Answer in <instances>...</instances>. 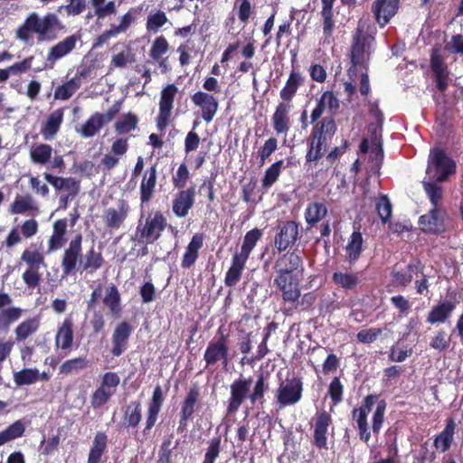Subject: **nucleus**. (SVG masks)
I'll use <instances>...</instances> for the list:
<instances>
[{
    "instance_id": "nucleus-1",
    "label": "nucleus",
    "mask_w": 463,
    "mask_h": 463,
    "mask_svg": "<svg viewBox=\"0 0 463 463\" xmlns=\"http://www.w3.org/2000/svg\"><path fill=\"white\" fill-rule=\"evenodd\" d=\"M250 385L251 378L243 376H240L231 383L230 397L226 404L227 416L236 414L247 399L252 405L257 402L261 405L264 403V396L269 389V385L266 383L263 373L258 376L251 392H250Z\"/></svg>"
},
{
    "instance_id": "nucleus-2",
    "label": "nucleus",
    "mask_w": 463,
    "mask_h": 463,
    "mask_svg": "<svg viewBox=\"0 0 463 463\" xmlns=\"http://www.w3.org/2000/svg\"><path fill=\"white\" fill-rule=\"evenodd\" d=\"M56 28H61V21L54 14H47L40 18L36 13H31L18 27L16 36L18 39L28 42L33 33H37L40 40L56 38Z\"/></svg>"
},
{
    "instance_id": "nucleus-3",
    "label": "nucleus",
    "mask_w": 463,
    "mask_h": 463,
    "mask_svg": "<svg viewBox=\"0 0 463 463\" xmlns=\"http://www.w3.org/2000/svg\"><path fill=\"white\" fill-rule=\"evenodd\" d=\"M166 227L167 219L164 213L159 210L151 211L145 217L142 215L139 218L136 236L146 244H153L161 238Z\"/></svg>"
},
{
    "instance_id": "nucleus-4",
    "label": "nucleus",
    "mask_w": 463,
    "mask_h": 463,
    "mask_svg": "<svg viewBox=\"0 0 463 463\" xmlns=\"http://www.w3.org/2000/svg\"><path fill=\"white\" fill-rule=\"evenodd\" d=\"M457 172V164L443 148L430 149L426 174L430 179L445 183Z\"/></svg>"
},
{
    "instance_id": "nucleus-5",
    "label": "nucleus",
    "mask_w": 463,
    "mask_h": 463,
    "mask_svg": "<svg viewBox=\"0 0 463 463\" xmlns=\"http://www.w3.org/2000/svg\"><path fill=\"white\" fill-rule=\"evenodd\" d=\"M21 261L27 265V269L22 274L23 281L27 288H35L42 280L40 269L46 267L44 254L41 247H37L36 244H31L28 249L23 251Z\"/></svg>"
},
{
    "instance_id": "nucleus-6",
    "label": "nucleus",
    "mask_w": 463,
    "mask_h": 463,
    "mask_svg": "<svg viewBox=\"0 0 463 463\" xmlns=\"http://www.w3.org/2000/svg\"><path fill=\"white\" fill-rule=\"evenodd\" d=\"M83 236L77 233L69 242L61 260V267L63 276H71L81 269L83 259Z\"/></svg>"
},
{
    "instance_id": "nucleus-7",
    "label": "nucleus",
    "mask_w": 463,
    "mask_h": 463,
    "mask_svg": "<svg viewBox=\"0 0 463 463\" xmlns=\"http://www.w3.org/2000/svg\"><path fill=\"white\" fill-rule=\"evenodd\" d=\"M303 381L294 376L282 381L276 392V400L280 408L297 404L302 398Z\"/></svg>"
},
{
    "instance_id": "nucleus-8",
    "label": "nucleus",
    "mask_w": 463,
    "mask_h": 463,
    "mask_svg": "<svg viewBox=\"0 0 463 463\" xmlns=\"http://www.w3.org/2000/svg\"><path fill=\"white\" fill-rule=\"evenodd\" d=\"M178 92L177 87L174 83L167 84L160 93L159 111L156 118V128L163 132L171 122L174 102Z\"/></svg>"
},
{
    "instance_id": "nucleus-9",
    "label": "nucleus",
    "mask_w": 463,
    "mask_h": 463,
    "mask_svg": "<svg viewBox=\"0 0 463 463\" xmlns=\"http://www.w3.org/2000/svg\"><path fill=\"white\" fill-rule=\"evenodd\" d=\"M430 68L434 77L436 89L439 92L444 93L449 85L450 72L440 52V49L437 46H434L430 50Z\"/></svg>"
},
{
    "instance_id": "nucleus-10",
    "label": "nucleus",
    "mask_w": 463,
    "mask_h": 463,
    "mask_svg": "<svg viewBox=\"0 0 463 463\" xmlns=\"http://www.w3.org/2000/svg\"><path fill=\"white\" fill-rule=\"evenodd\" d=\"M206 368L221 362L224 368L229 364L228 335L221 334L218 339L211 340L203 354Z\"/></svg>"
},
{
    "instance_id": "nucleus-11",
    "label": "nucleus",
    "mask_w": 463,
    "mask_h": 463,
    "mask_svg": "<svg viewBox=\"0 0 463 463\" xmlns=\"http://www.w3.org/2000/svg\"><path fill=\"white\" fill-rule=\"evenodd\" d=\"M299 238V223L295 221H283L277 226L274 246L281 253L292 248Z\"/></svg>"
},
{
    "instance_id": "nucleus-12",
    "label": "nucleus",
    "mask_w": 463,
    "mask_h": 463,
    "mask_svg": "<svg viewBox=\"0 0 463 463\" xmlns=\"http://www.w3.org/2000/svg\"><path fill=\"white\" fill-rule=\"evenodd\" d=\"M120 383V378L115 372H107L102 375L100 385L91 394L90 402L94 408L106 404L115 393Z\"/></svg>"
},
{
    "instance_id": "nucleus-13",
    "label": "nucleus",
    "mask_w": 463,
    "mask_h": 463,
    "mask_svg": "<svg viewBox=\"0 0 463 463\" xmlns=\"http://www.w3.org/2000/svg\"><path fill=\"white\" fill-rule=\"evenodd\" d=\"M447 212L440 207H432L427 213L420 216L418 224L426 234L439 235L446 232Z\"/></svg>"
},
{
    "instance_id": "nucleus-14",
    "label": "nucleus",
    "mask_w": 463,
    "mask_h": 463,
    "mask_svg": "<svg viewBox=\"0 0 463 463\" xmlns=\"http://www.w3.org/2000/svg\"><path fill=\"white\" fill-rule=\"evenodd\" d=\"M12 303L11 295L0 291V334L8 333L11 326L24 315V309L20 307L12 306Z\"/></svg>"
},
{
    "instance_id": "nucleus-15",
    "label": "nucleus",
    "mask_w": 463,
    "mask_h": 463,
    "mask_svg": "<svg viewBox=\"0 0 463 463\" xmlns=\"http://www.w3.org/2000/svg\"><path fill=\"white\" fill-rule=\"evenodd\" d=\"M378 394H368L364 398L361 406L355 408L362 412L369 414L373 406L376 403V408L372 417V431L376 436L379 435L384 422V414L386 411V402L384 400L378 401Z\"/></svg>"
},
{
    "instance_id": "nucleus-16",
    "label": "nucleus",
    "mask_w": 463,
    "mask_h": 463,
    "mask_svg": "<svg viewBox=\"0 0 463 463\" xmlns=\"http://www.w3.org/2000/svg\"><path fill=\"white\" fill-rule=\"evenodd\" d=\"M300 277L299 275L275 276L273 283L281 292L284 302L295 304L298 301L301 296Z\"/></svg>"
},
{
    "instance_id": "nucleus-17",
    "label": "nucleus",
    "mask_w": 463,
    "mask_h": 463,
    "mask_svg": "<svg viewBox=\"0 0 463 463\" xmlns=\"http://www.w3.org/2000/svg\"><path fill=\"white\" fill-rule=\"evenodd\" d=\"M276 275H299L304 272L303 260L296 251H287L279 256L274 263Z\"/></svg>"
},
{
    "instance_id": "nucleus-18",
    "label": "nucleus",
    "mask_w": 463,
    "mask_h": 463,
    "mask_svg": "<svg viewBox=\"0 0 463 463\" xmlns=\"http://www.w3.org/2000/svg\"><path fill=\"white\" fill-rule=\"evenodd\" d=\"M369 46V36L364 33L363 28L358 27L353 37L351 45L352 67L348 69V75L356 74V66L363 65L365 60L366 47Z\"/></svg>"
},
{
    "instance_id": "nucleus-19",
    "label": "nucleus",
    "mask_w": 463,
    "mask_h": 463,
    "mask_svg": "<svg viewBox=\"0 0 463 463\" xmlns=\"http://www.w3.org/2000/svg\"><path fill=\"white\" fill-rule=\"evenodd\" d=\"M313 420L314 432L312 443L319 450H327V434L328 428L333 421L332 417L326 411H321L316 413Z\"/></svg>"
},
{
    "instance_id": "nucleus-20",
    "label": "nucleus",
    "mask_w": 463,
    "mask_h": 463,
    "mask_svg": "<svg viewBox=\"0 0 463 463\" xmlns=\"http://www.w3.org/2000/svg\"><path fill=\"white\" fill-rule=\"evenodd\" d=\"M165 402V394L160 385L154 388L152 398L147 405L145 428L142 431L144 437L150 434L151 430L156 425L159 412Z\"/></svg>"
},
{
    "instance_id": "nucleus-21",
    "label": "nucleus",
    "mask_w": 463,
    "mask_h": 463,
    "mask_svg": "<svg viewBox=\"0 0 463 463\" xmlns=\"http://www.w3.org/2000/svg\"><path fill=\"white\" fill-rule=\"evenodd\" d=\"M191 100L194 106L200 108L202 118L210 123L218 111V99L213 95L200 90L191 96Z\"/></svg>"
},
{
    "instance_id": "nucleus-22",
    "label": "nucleus",
    "mask_w": 463,
    "mask_h": 463,
    "mask_svg": "<svg viewBox=\"0 0 463 463\" xmlns=\"http://www.w3.org/2000/svg\"><path fill=\"white\" fill-rule=\"evenodd\" d=\"M400 0H374L372 5V13L380 27H384L397 14Z\"/></svg>"
},
{
    "instance_id": "nucleus-23",
    "label": "nucleus",
    "mask_w": 463,
    "mask_h": 463,
    "mask_svg": "<svg viewBox=\"0 0 463 463\" xmlns=\"http://www.w3.org/2000/svg\"><path fill=\"white\" fill-rule=\"evenodd\" d=\"M157 183V165L154 164L146 169L142 175V180L139 187L140 204L146 205L154 198L156 186Z\"/></svg>"
},
{
    "instance_id": "nucleus-24",
    "label": "nucleus",
    "mask_w": 463,
    "mask_h": 463,
    "mask_svg": "<svg viewBox=\"0 0 463 463\" xmlns=\"http://www.w3.org/2000/svg\"><path fill=\"white\" fill-rule=\"evenodd\" d=\"M132 331V326L127 321H122L116 326L111 337L112 347L110 352L113 356L118 357L128 349Z\"/></svg>"
},
{
    "instance_id": "nucleus-25",
    "label": "nucleus",
    "mask_w": 463,
    "mask_h": 463,
    "mask_svg": "<svg viewBox=\"0 0 463 463\" xmlns=\"http://www.w3.org/2000/svg\"><path fill=\"white\" fill-rule=\"evenodd\" d=\"M195 188L191 186L185 190H180L172 201V210L178 218L185 217L194 203Z\"/></svg>"
},
{
    "instance_id": "nucleus-26",
    "label": "nucleus",
    "mask_w": 463,
    "mask_h": 463,
    "mask_svg": "<svg viewBox=\"0 0 463 463\" xmlns=\"http://www.w3.org/2000/svg\"><path fill=\"white\" fill-rule=\"evenodd\" d=\"M128 150V139L127 137H119L113 141L110 152L104 155L101 159V165L104 170L110 171L115 168L120 158L127 154Z\"/></svg>"
},
{
    "instance_id": "nucleus-27",
    "label": "nucleus",
    "mask_w": 463,
    "mask_h": 463,
    "mask_svg": "<svg viewBox=\"0 0 463 463\" xmlns=\"http://www.w3.org/2000/svg\"><path fill=\"white\" fill-rule=\"evenodd\" d=\"M129 213V205L127 201L120 199L118 207H109L105 210L103 221L109 229H118L124 223Z\"/></svg>"
},
{
    "instance_id": "nucleus-28",
    "label": "nucleus",
    "mask_w": 463,
    "mask_h": 463,
    "mask_svg": "<svg viewBox=\"0 0 463 463\" xmlns=\"http://www.w3.org/2000/svg\"><path fill=\"white\" fill-rule=\"evenodd\" d=\"M423 269L422 262L419 259H415L406 266L405 269L398 270L397 265H395L392 270V277L397 285L405 288L412 281L413 274L422 273Z\"/></svg>"
},
{
    "instance_id": "nucleus-29",
    "label": "nucleus",
    "mask_w": 463,
    "mask_h": 463,
    "mask_svg": "<svg viewBox=\"0 0 463 463\" xmlns=\"http://www.w3.org/2000/svg\"><path fill=\"white\" fill-rule=\"evenodd\" d=\"M315 123L309 137L328 144L337 129L334 118L325 117Z\"/></svg>"
},
{
    "instance_id": "nucleus-30",
    "label": "nucleus",
    "mask_w": 463,
    "mask_h": 463,
    "mask_svg": "<svg viewBox=\"0 0 463 463\" xmlns=\"http://www.w3.org/2000/svg\"><path fill=\"white\" fill-rule=\"evenodd\" d=\"M87 75L88 71L86 69L78 71L74 77L55 89L54 99L60 100L69 99L80 89L81 79L86 78Z\"/></svg>"
},
{
    "instance_id": "nucleus-31",
    "label": "nucleus",
    "mask_w": 463,
    "mask_h": 463,
    "mask_svg": "<svg viewBox=\"0 0 463 463\" xmlns=\"http://www.w3.org/2000/svg\"><path fill=\"white\" fill-rule=\"evenodd\" d=\"M291 106L279 102L271 117L274 131L277 135L287 134L290 128L289 111Z\"/></svg>"
},
{
    "instance_id": "nucleus-32",
    "label": "nucleus",
    "mask_w": 463,
    "mask_h": 463,
    "mask_svg": "<svg viewBox=\"0 0 463 463\" xmlns=\"http://www.w3.org/2000/svg\"><path fill=\"white\" fill-rule=\"evenodd\" d=\"M455 308V302L449 300L439 302L432 307L427 316L426 321L431 325L445 323L451 317Z\"/></svg>"
},
{
    "instance_id": "nucleus-33",
    "label": "nucleus",
    "mask_w": 463,
    "mask_h": 463,
    "mask_svg": "<svg viewBox=\"0 0 463 463\" xmlns=\"http://www.w3.org/2000/svg\"><path fill=\"white\" fill-rule=\"evenodd\" d=\"M74 323L71 317H66L58 326L55 335V346L61 350H70L73 344Z\"/></svg>"
},
{
    "instance_id": "nucleus-34",
    "label": "nucleus",
    "mask_w": 463,
    "mask_h": 463,
    "mask_svg": "<svg viewBox=\"0 0 463 463\" xmlns=\"http://www.w3.org/2000/svg\"><path fill=\"white\" fill-rule=\"evenodd\" d=\"M67 219H58L52 224V234L48 240V252L61 250L66 242Z\"/></svg>"
},
{
    "instance_id": "nucleus-35",
    "label": "nucleus",
    "mask_w": 463,
    "mask_h": 463,
    "mask_svg": "<svg viewBox=\"0 0 463 463\" xmlns=\"http://www.w3.org/2000/svg\"><path fill=\"white\" fill-rule=\"evenodd\" d=\"M203 233H195L192 237L183 255L181 266L184 269H190L194 265L199 257V250L203 245Z\"/></svg>"
},
{
    "instance_id": "nucleus-36",
    "label": "nucleus",
    "mask_w": 463,
    "mask_h": 463,
    "mask_svg": "<svg viewBox=\"0 0 463 463\" xmlns=\"http://www.w3.org/2000/svg\"><path fill=\"white\" fill-rule=\"evenodd\" d=\"M80 37L76 34L70 35L53 45L47 55V61L54 62L68 53H70L76 46Z\"/></svg>"
},
{
    "instance_id": "nucleus-37",
    "label": "nucleus",
    "mask_w": 463,
    "mask_h": 463,
    "mask_svg": "<svg viewBox=\"0 0 463 463\" xmlns=\"http://www.w3.org/2000/svg\"><path fill=\"white\" fill-rule=\"evenodd\" d=\"M304 84V77L299 71H291L285 86L279 91L282 102L289 104L298 90Z\"/></svg>"
},
{
    "instance_id": "nucleus-38",
    "label": "nucleus",
    "mask_w": 463,
    "mask_h": 463,
    "mask_svg": "<svg viewBox=\"0 0 463 463\" xmlns=\"http://www.w3.org/2000/svg\"><path fill=\"white\" fill-rule=\"evenodd\" d=\"M456 423L453 418L446 420V425L443 430L438 434L433 441V445L437 449L446 452L451 447L454 439Z\"/></svg>"
},
{
    "instance_id": "nucleus-39",
    "label": "nucleus",
    "mask_w": 463,
    "mask_h": 463,
    "mask_svg": "<svg viewBox=\"0 0 463 463\" xmlns=\"http://www.w3.org/2000/svg\"><path fill=\"white\" fill-rule=\"evenodd\" d=\"M108 449V436L104 431H98L93 439L87 463H101L102 456Z\"/></svg>"
},
{
    "instance_id": "nucleus-40",
    "label": "nucleus",
    "mask_w": 463,
    "mask_h": 463,
    "mask_svg": "<svg viewBox=\"0 0 463 463\" xmlns=\"http://www.w3.org/2000/svg\"><path fill=\"white\" fill-rule=\"evenodd\" d=\"M363 235L359 231H354L345 246V260L350 264H354L363 252Z\"/></svg>"
},
{
    "instance_id": "nucleus-41",
    "label": "nucleus",
    "mask_w": 463,
    "mask_h": 463,
    "mask_svg": "<svg viewBox=\"0 0 463 463\" xmlns=\"http://www.w3.org/2000/svg\"><path fill=\"white\" fill-rule=\"evenodd\" d=\"M63 110L61 109H55L47 118L45 123L42 126L41 134L45 140H51L60 130L63 121Z\"/></svg>"
},
{
    "instance_id": "nucleus-42",
    "label": "nucleus",
    "mask_w": 463,
    "mask_h": 463,
    "mask_svg": "<svg viewBox=\"0 0 463 463\" xmlns=\"http://www.w3.org/2000/svg\"><path fill=\"white\" fill-rule=\"evenodd\" d=\"M335 0H321L322 9L320 12L323 23V34L325 40L330 39L333 36L335 23L334 20L333 6Z\"/></svg>"
},
{
    "instance_id": "nucleus-43",
    "label": "nucleus",
    "mask_w": 463,
    "mask_h": 463,
    "mask_svg": "<svg viewBox=\"0 0 463 463\" xmlns=\"http://www.w3.org/2000/svg\"><path fill=\"white\" fill-rule=\"evenodd\" d=\"M105 264V259L101 251L96 250L94 247H90L85 255H83L80 271H86L92 274L100 269Z\"/></svg>"
},
{
    "instance_id": "nucleus-44",
    "label": "nucleus",
    "mask_w": 463,
    "mask_h": 463,
    "mask_svg": "<svg viewBox=\"0 0 463 463\" xmlns=\"http://www.w3.org/2000/svg\"><path fill=\"white\" fill-rule=\"evenodd\" d=\"M247 260L237 254L232 256V265L224 278V283L227 287H234L240 281Z\"/></svg>"
},
{
    "instance_id": "nucleus-45",
    "label": "nucleus",
    "mask_w": 463,
    "mask_h": 463,
    "mask_svg": "<svg viewBox=\"0 0 463 463\" xmlns=\"http://www.w3.org/2000/svg\"><path fill=\"white\" fill-rule=\"evenodd\" d=\"M200 397L199 387L196 385L190 387L184 399L181 402L180 413L193 418L194 413L199 408Z\"/></svg>"
},
{
    "instance_id": "nucleus-46",
    "label": "nucleus",
    "mask_w": 463,
    "mask_h": 463,
    "mask_svg": "<svg viewBox=\"0 0 463 463\" xmlns=\"http://www.w3.org/2000/svg\"><path fill=\"white\" fill-rule=\"evenodd\" d=\"M40 327V318L38 317H29L21 322L14 328L16 343L24 342L28 337L36 333Z\"/></svg>"
},
{
    "instance_id": "nucleus-47",
    "label": "nucleus",
    "mask_w": 463,
    "mask_h": 463,
    "mask_svg": "<svg viewBox=\"0 0 463 463\" xmlns=\"http://www.w3.org/2000/svg\"><path fill=\"white\" fill-rule=\"evenodd\" d=\"M103 303L113 317H118L120 316L122 312L121 297L116 285L111 284L107 288Z\"/></svg>"
},
{
    "instance_id": "nucleus-48",
    "label": "nucleus",
    "mask_w": 463,
    "mask_h": 463,
    "mask_svg": "<svg viewBox=\"0 0 463 463\" xmlns=\"http://www.w3.org/2000/svg\"><path fill=\"white\" fill-rule=\"evenodd\" d=\"M9 212L12 214H24L28 212L38 213L39 209L33 196L27 194L24 196L17 195L14 201L10 204Z\"/></svg>"
},
{
    "instance_id": "nucleus-49",
    "label": "nucleus",
    "mask_w": 463,
    "mask_h": 463,
    "mask_svg": "<svg viewBox=\"0 0 463 463\" xmlns=\"http://www.w3.org/2000/svg\"><path fill=\"white\" fill-rule=\"evenodd\" d=\"M327 214V207L323 203L313 202L307 204L305 211L306 222L313 227Z\"/></svg>"
},
{
    "instance_id": "nucleus-50",
    "label": "nucleus",
    "mask_w": 463,
    "mask_h": 463,
    "mask_svg": "<svg viewBox=\"0 0 463 463\" xmlns=\"http://www.w3.org/2000/svg\"><path fill=\"white\" fill-rule=\"evenodd\" d=\"M262 230L258 228L248 231L244 235L241 252L236 254L248 260L257 242L262 238Z\"/></svg>"
},
{
    "instance_id": "nucleus-51",
    "label": "nucleus",
    "mask_w": 463,
    "mask_h": 463,
    "mask_svg": "<svg viewBox=\"0 0 463 463\" xmlns=\"http://www.w3.org/2000/svg\"><path fill=\"white\" fill-rule=\"evenodd\" d=\"M307 151L306 154V163H317L325 155L327 143L307 137Z\"/></svg>"
},
{
    "instance_id": "nucleus-52",
    "label": "nucleus",
    "mask_w": 463,
    "mask_h": 463,
    "mask_svg": "<svg viewBox=\"0 0 463 463\" xmlns=\"http://www.w3.org/2000/svg\"><path fill=\"white\" fill-rule=\"evenodd\" d=\"M332 281L345 290H354L360 282L357 273L343 271L334 272Z\"/></svg>"
},
{
    "instance_id": "nucleus-53",
    "label": "nucleus",
    "mask_w": 463,
    "mask_h": 463,
    "mask_svg": "<svg viewBox=\"0 0 463 463\" xmlns=\"http://www.w3.org/2000/svg\"><path fill=\"white\" fill-rule=\"evenodd\" d=\"M352 419L355 421L359 439L364 442L368 443L371 439V431L369 430V425L367 421L368 414L362 412L356 409H354L351 412Z\"/></svg>"
},
{
    "instance_id": "nucleus-54",
    "label": "nucleus",
    "mask_w": 463,
    "mask_h": 463,
    "mask_svg": "<svg viewBox=\"0 0 463 463\" xmlns=\"http://www.w3.org/2000/svg\"><path fill=\"white\" fill-rule=\"evenodd\" d=\"M123 419L128 427H137L142 419L141 403L137 401L130 402L124 410Z\"/></svg>"
},
{
    "instance_id": "nucleus-55",
    "label": "nucleus",
    "mask_w": 463,
    "mask_h": 463,
    "mask_svg": "<svg viewBox=\"0 0 463 463\" xmlns=\"http://www.w3.org/2000/svg\"><path fill=\"white\" fill-rule=\"evenodd\" d=\"M439 184L440 183L436 182L433 179H430V181L422 182L424 192L427 194L432 207H439V204L443 199V189Z\"/></svg>"
},
{
    "instance_id": "nucleus-56",
    "label": "nucleus",
    "mask_w": 463,
    "mask_h": 463,
    "mask_svg": "<svg viewBox=\"0 0 463 463\" xmlns=\"http://www.w3.org/2000/svg\"><path fill=\"white\" fill-rule=\"evenodd\" d=\"M203 460L202 463H215L222 449V439L221 435L213 437L207 441Z\"/></svg>"
},
{
    "instance_id": "nucleus-57",
    "label": "nucleus",
    "mask_w": 463,
    "mask_h": 463,
    "mask_svg": "<svg viewBox=\"0 0 463 463\" xmlns=\"http://www.w3.org/2000/svg\"><path fill=\"white\" fill-rule=\"evenodd\" d=\"M138 122V117L132 112H128L115 123L114 128L118 135H125L134 131L137 128Z\"/></svg>"
},
{
    "instance_id": "nucleus-58",
    "label": "nucleus",
    "mask_w": 463,
    "mask_h": 463,
    "mask_svg": "<svg viewBox=\"0 0 463 463\" xmlns=\"http://www.w3.org/2000/svg\"><path fill=\"white\" fill-rule=\"evenodd\" d=\"M105 125L99 117V112L92 114L88 120L81 125L79 132L83 137H94Z\"/></svg>"
},
{
    "instance_id": "nucleus-59",
    "label": "nucleus",
    "mask_w": 463,
    "mask_h": 463,
    "mask_svg": "<svg viewBox=\"0 0 463 463\" xmlns=\"http://www.w3.org/2000/svg\"><path fill=\"white\" fill-rule=\"evenodd\" d=\"M25 431L24 423L18 420L9 425L5 430L0 432V446L5 443L18 439L24 435Z\"/></svg>"
},
{
    "instance_id": "nucleus-60",
    "label": "nucleus",
    "mask_w": 463,
    "mask_h": 463,
    "mask_svg": "<svg viewBox=\"0 0 463 463\" xmlns=\"http://www.w3.org/2000/svg\"><path fill=\"white\" fill-rule=\"evenodd\" d=\"M90 3L94 8V15H96L98 19H104L117 13L115 1L111 0L106 3V0H90Z\"/></svg>"
},
{
    "instance_id": "nucleus-61",
    "label": "nucleus",
    "mask_w": 463,
    "mask_h": 463,
    "mask_svg": "<svg viewBox=\"0 0 463 463\" xmlns=\"http://www.w3.org/2000/svg\"><path fill=\"white\" fill-rule=\"evenodd\" d=\"M52 147L48 144H40L30 150L31 160L34 164L45 165L52 157Z\"/></svg>"
},
{
    "instance_id": "nucleus-62",
    "label": "nucleus",
    "mask_w": 463,
    "mask_h": 463,
    "mask_svg": "<svg viewBox=\"0 0 463 463\" xmlns=\"http://www.w3.org/2000/svg\"><path fill=\"white\" fill-rule=\"evenodd\" d=\"M284 167V161L282 159L276 161L269 166L264 173L261 179L263 188H269L272 186L280 175L281 169Z\"/></svg>"
},
{
    "instance_id": "nucleus-63",
    "label": "nucleus",
    "mask_w": 463,
    "mask_h": 463,
    "mask_svg": "<svg viewBox=\"0 0 463 463\" xmlns=\"http://www.w3.org/2000/svg\"><path fill=\"white\" fill-rule=\"evenodd\" d=\"M170 49V44L164 35L157 36L152 43L149 50V57L153 61H159L160 58H164V55L167 53Z\"/></svg>"
},
{
    "instance_id": "nucleus-64",
    "label": "nucleus",
    "mask_w": 463,
    "mask_h": 463,
    "mask_svg": "<svg viewBox=\"0 0 463 463\" xmlns=\"http://www.w3.org/2000/svg\"><path fill=\"white\" fill-rule=\"evenodd\" d=\"M88 365L89 361L86 357L80 356L69 359L60 366V373L68 375L72 373H78L87 368Z\"/></svg>"
}]
</instances>
